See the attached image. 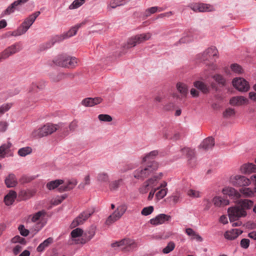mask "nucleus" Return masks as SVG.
<instances>
[{
	"instance_id": "39448f33",
	"label": "nucleus",
	"mask_w": 256,
	"mask_h": 256,
	"mask_svg": "<svg viewBox=\"0 0 256 256\" xmlns=\"http://www.w3.org/2000/svg\"><path fill=\"white\" fill-rule=\"evenodd\" d=\"M111 246L114 248H118L124 252H128L136 248V244L134 240L125 238L120 241L112 243Z\"/></svg>"
},
{
	"instance_id": "052dcab7",
	"label": "nucleus",
	"mask_w": 256,
	"mask_h": 256,
	"mask_svg": "<svg viewBox=\"0 0 256 256\" xmlns=\"http://www.w3.org/2000/svg\"><path fill=\"white\" fill-rule=\"evenodd\" d=\"M121 182L122 180H120L112 182L110 185V189L112 190H116L119 187L120 182Z\"/></svg>"
},
{
	"instance_id": "dca6fc26",
	"label": "nucleus",
	"mask_w": 256,
	"mask_h": 256,
	"mask_svg": "<svg viewBox=\"0 0 256 256\" xmlns=\"http://www.w3.org/2000/svg\"><path fill=\"white\" fill-rule=\"evenodd\" d=\"M102 102V98L100 97L94 98H87L84 99L81 104L84 106H93L96 104H100Z\"/></svg>"
},
{
	"instance_id": "79ce46f5",
	"label": "nucleus",
	"mask_w": 256,
	"mask_h": 256,
	"mask_svg": "<svg viewBox=\"0 0 256 256\" xmlns=\"http://www.w3.org/2000/svg\"><path fill=\"white\" fill-rule=\"evenodd\" d=\"M97 180L100 182H108L109 180V176L106 172H102L98 174Z\"/></svg>"
},
{
	"instance_id": "6e6d98bb",
	"label": "nucleus",
	"mask_w": 256,
	"mask_h": 256,
	"mask_svg": "<svg viewBox=\"0 0 256 256\" xmlns=\"http://www.w3.org/2000/svg\"><path fill=\"white\" fill-rule=\"evenodd\" d=\"M154 211V207L152 206H148L144 208L141 211V214L143 216H148L151 214Z\"/></svg>"
},
{
	"instance_id": "473e14b6",
	"label": "nucleus",
	"mask_w": 256,
	"mask_h": 256,
	"mask_svg": "<svg viewBox=\"0 0 256 256\" xmlns=\"http://www.w3.org/2000/svg\"><path fill=\"white\" fill-rule=\"evenodd\" d=\"M212 78L220 86H224L226 84V80L222 75L216 74L214 75Z\"/></svg>"
},
{
	"instance_id": "bf43d9fd",
	"label": "nucleus",
	"mask_w": 256,
	"mask_h": 256,
	"mask_svg": "<svg viewBox=\"0 0 256 256\" xmlns=\"http://www.w3.org/2000/svg\"><path fill=\"white\" fill-rule=\"evenodd\" d=\"M18 229L20 232V234L22 236H26L29 234V230L26 228H25L24 225H20Z\"/></svg>"
},
{
	"instance_id": "8fccbe9b",
	"label": "nucleus",
	"mask_w": 256,
	"mask_h": 256,
	"mask_svg": "<svg viewBox=\"0 0 256 256\" xmlns=\"http://www.w3.org/2000/svg\"><path fill=\"white\" fill-rule=\"evenodd\" d=\"M84 2V0H74L69 6V9L72 10L79 8Z\"/></svg>"
},
{
	"instance_id": "aec40b11",
	"label": "nucleus",
	"mask_w": 256,
	"mask_h": 256,
	"mask_svg": "<svg viewBox=\"0 0 256 256\" xmlns=\"http://www.w3.org/2000/svg\"><path fill=\"white\" fill-rule=\"evenodd\" d=\"M248 99L243 96H234L230 98V104L232 106H242L246 103Z\"/></svg>"
},
{
	"instance_id": "680f3d73",
	"label": "nucleus",
	"mask_w": 256,
	"mask_h": 256,
	"mask_svg": "<svg viewBox=\"0 0 256 256\" xmlns=\"http://www.w3.org/2000/svg\"><path fill=\"white\" fill-rule=\"evenodd\" d=\"M235 114L234 110L232 108H228L226 109L224 112V117H230Z\"/></svg>"
},
{
	"instance_id": "e2e57ef3",
	"label": "nucleus",
	"mask_w": 256,
	"mask_h": 256,
	"mask_svg": "<svg viewBox=\"0 0 256 256\" xmlns=\"http://www.w3.org/2000/svg\"><path fill=\"white\" fill-rule=\"evenodd\" d=\"M10 104H4L0 106V114H2L8 111L11 107Z\"/></svg>"
},
{
	"instance_id": "c9c22d12",
	"label": "nucleus",
	"mask_w": 256,
	"mask_h": 256,
	"mask_svg": "<svg viewBox=\"0 0 256 256\" xmlns=\"http://www.w3.org/2000/svg\"><path fill=\"white\" fill-rule=\"evenodd\" d=\"M17 6H18V5L14 1L10 6H8L4 11L2 12V16H4L5 15H8L12 13H13L14 12Z\"/></svg>"
},
{
	"instance_id": "2eb2a0df",
	"label": "nucleus",
	"mask_w": 256,
	"mask_h": 256,
	"mask_svg": "<svg viewBox=\"0 0 256 256\" xmlns=\"http://www.w3.org/2000/svg\"><path fill=\"white\" fill-rule=\"evenodd\" d=\"M170 220L171 216H170L164 214H160L156 216L155 218L150 219V223L152 225L158 226L169 222Z\"/></svg>"
},
{
	"instance_id": "de8ad7c7",
	"label": "nucleus",
	"mask_w": 256,
	"mask_h": 256,
	"mask_svg": "<svg viewBox=\"0 0 256 256\" xmlns=\"http://www.w3.org/2000/svg\"><path fill=\"white\" fill-rule=\"evenodd\" d=\"M176 88L182 94H186L187 92V86L183 83H178Z\"/></svg>"
},
{
	"instance_id": "a878e982",
	"label": "nucleus",
	"mask_w": 256,
	"mask_h": 256,
	"mask_svg": "<svg viewBox=\"0 0 256 256\" xmlns=\"http://www.w3.org/2000/svg\"><path fill=\"white\" fill-rule=\"evenodd\" d=\"M58 126L56 128V130L62 136H66L70 134V130L68 128V126L64 123H58L56 124Z\"/></svg>"
},
{
	"instance_id": "6ab92c4d",
	"label": "nucleus",
	"mask_w": 256,
	"mask_h": 256,
	"mask_svg": "<svg viewBox=\"0 0 256 256\" xmlns=\"http://www.w3.org/2000/svg\"><path fill=\"white\" fill-rule=\"evenodd\" d=\"M242 232L239 229H233L231 230L226 231L224 234V236L228 240H233L236 238Z\"/></svg>"
},
{
	"instance_id": "f3484780",
	"label": "nucleus",
	"mask_w": 256,
	"mask_h": 256,
	"mask_svg": "<svg viewBox=\"0 0 256 256\" xmlns=\"http://www.w3.org/2000/svg\"><path fill=\"white\" fill-rule=\"evenodd\" d=\"M214 145V140L212 137L204 139L200 145V148L205 150L212 149Z\"/></svg>"
},
{
	"instance_id": "7ed1b4c3",
	"label": "nucleus",
	"mask_w": 256,
	"mask_h": 256,
	"mask_svg": "<svg viewBox=\"0 0 256 256\" xmlns=\"http://www.w3.org/2000/svg\"><path fill=\"white\" fill-rule=\"evenodd\" d=\"M40 14V12L37 11L29 16L16 30L10 32V35L18 36L26 33Z\"/></svg>"
},
{
	"instance_id": "2f4dec72",
	"label": "nucleus",
	"mask_w": 256,
	"mask_h": 256,
	"mask_svg": "<svg viewBox=\"0 0 256 256\" xmlns=\"http://www.w3.org/2000/svg\"><path fill=\"white\" fill-rule=\"evenodd\" d=\"M63 182L64 180H52L46 184V187L48 190H52L58 188L60 185L63 184Z\"/></svg>"
},
{
	"instance_id": "1a4fd4ad",
	"label": "nucleus",
	"mask_w": 256,
	"mask_h": 256,
	"mask_svg": "<svg viewBox=\"0 0 256 256\" xmlns=\"http://www.w3.org/2000/svg\"><path fill=\"white\" fill-rule=\"evenodd\" d=\"M126 210L127 206L126 204H123L118 206L114 212L108 218L106 221V224L109 226L119 220L125 213Z\"/></svg>"
},
{
	"instance_id": "c756f323",
	"label": "nucleus",
	"mask_w": 256,
	"mask_h": 256,
	"mask_svg": "<svg viewBox=\"0 0 256 256\" xmlns=\"http://www.w3.org/2000/svg\"><path fill=\"white\" fill-rule=\"evenodd\" d=\"M78 182L76 180H72L68 182L67 184L65 186H62L59 188L60 192L68 191L74 188Z\"/></svg>"
},
{
	"instance_id": "58836bf2",
	"label": "nucleus",
	"mask_w": 256,
	"mask_h": 256,
	"mask_svg": "<svg viewBox=\"0 0 256 256\" xmlns=\"http://www.w3.org/2000/svg\"><path fill=\"white\" fill-rule=\"evenodd\" d=\"M45 86L46 82L44 80H41L36 82H32L31 85L32 90H30V91L35 90L36 88L42 90L44 88Z\"/></svg>"
},
{
	"instance_id": "5701e85b",
	"label": "nucleus",
	"mask_w": 256,
	"mask_h": 256,
	"mask_svg": "<svg viewBox=\"0 0 256 256\" xmlns=\"http://www.w3.org/2000/svg\"><path fill=\"white\" fill-rule=\"evenodd\" d=\"M194 86L204 94H207L210 92L208 86L202 81L196 80L194 82Z\"/></svg>"
},
{
	"instance_id": "6e6552de",
	"label": "nucleus",
	"mask_w": 256,
	"mask_h": 256,
	"mask_svg": "<svg viewBox=\"0 0 256 256\" xmlns=\"http://www.w3.org/2000/svg\"><path fill=\"white\" fill-rule=\"evenodd\" d=\"M22 48V45L20 42H18L9 46L4 51L0 53V62L8 58L10 56L18 52Z\"/></svg>"
},
{
	"instance_id": "f704fd0d",
	"label": "nucleus",
	"mask_w": 256,
	"mask_h": 256,
	"mask_svg": "<svg viewBox=\"0 0 256 256\" xmlns=\"http://www.w3.org/2000/svg\"><path fill=\"white\" fill-rule=\"evenodd\" d=\"M95 228L94 227H91L85 234L86 236V240L83 242H81L82 244H85L86 242L90 240L95 234Z\"/></svg>"
},
{
	"instance_id": "a19ab883",
	"label": "nucleus",
	"mask_w": 256,
	"mask_h": 256,
	"mask_svg": "<svg viewBox=\"0 0 256 256\" xmlns=\"http://www.w3.org/2000/svg\"><path fill=\"white\" fill-rule=\"evenodd\" d=\"M32 152V149L29 146L24 147L20 148L18 151V154L20 156H25L26 155L30 154Z\"/></svg>"
},
{
	"instance_id": "ea45409f",
	"label": "nucleus",
	"mask_w": 256,
	"mask_h": 256,
	"mask_svg": "<svg viewBox=\"0 0 256 256\" xmlns=\"http://www.w3.org/2000/svg\"><path fill=\"white\" fill-rule=\"evenodd\" d=\"M240 192L246 197L252 196L255 192L250 188H242L240 189Z\"/></svg>"
},
{
	"instance_id": "20e7f679",
	"label": "nucleus",
	"mask_w": 256,
	"mask_h": 256,
	"mask_svg": "<svg viewBox=\"0 0 256 256\" xmlns=\"http://www.w3.org/2000/svg\"><path fill=\"white\" fill-rule=\"evenodd\" d=\"M54 62L60 66L74 68L76 66L78 61L75 57H71L66 55H60L54 60Z\"/></svg>"
},
{
	"instance_id": "338daca9",
	"label": "nucleus",
	"mask_w": 256,
	"mask_h": 256,
	"mask_svg": "<svg viewBox=\"0 0 256 256\" xmlns=\"http://www.w3.org/2000/svg\"><path fill=\"white\" fill-rule=\"evenodd\" d=\"M78 127V122L76 120H73L69 124L68 128L70 132L74 131Z\"/></svg>"
},
{
	"instance_id": "4c0bfd02",
	"label": "nucleus",
	"mask_w": 256,
	"mask_h": 256,
	"mask_svg": "<svg viewBox=\"0 0 256 256\" xmlns=\"http://www.w3.org/2000/svg\"><path fill=\"white\" fill-rule=\"evenodd\" d=\"M125 3V0H111L108 8H115L117 6L124 4Z\"/></svg>"
},
{
	"instance_id": "f257e3e1",
	"label": "nucleus",
	"mask_w": 256,
	"mask_h": 256,
	"mask_svg": "<svg viewBox=\"0 0 256 256\" xmlns=\"http://www.w3.org/2000/svg\"><path fill=\"white\" fill-rule=\"evenodd\" d=\"M254 202L249 200H240L238 204L234 207L228 209V214L230 221H235L241 217H244L246 215V210L252 208Z\"/></svg>"
},
{
	"instance_id": "a18cd8bd",
	"label": "nucleus",
	"mask_w": 256,
	"mask_h": 256,
	"mask_svg": "<svg viewBox=\"0 0 256 256\" xmlns=\"http://www.w3.org/2000/svg\"><path fill=\"white\" fill-rule=\"evenodd\" d=\"M158 180V176H153L152 178L147 180L146 181H145V182H146V184H148V185L150 188H152L153 186H156Z\"/></svg>"
},
{
	"instance_id": "4be33fe9",
	"label": "nucleus",
	"mask_w": 256,
	"mask_h": 256,
	"mask_svg": "<svg viewBox=\"0 0 256 256\" xmlns=\"http://www.w3.org/2000/svg\"><path fill=\"white\" fill-rule=\"evenodd\" d=\"M222 192L224 194L228 195L235 198H238L240 197V193L232 187H226L223 188Z\"/></svg>"
},
{
	"instance_id": "412c9836",
	"label": "nucleus",
	"mask_w": 256,
	"mask_h": 256,
	"mask_svg": "<svg viewBox=\"0 0 256 256\" xmlns=\"http://www.w3.org/2000/svg\"><path fill=\"white\" fill-rule=\"evenodd\" d=\"M17 196L16 192L12 190H10L4 196V202L6 206H10L14 202Z\"/></svg>"
},
{
	"instance_id": "3c124183",
	"label": "nucleus",
	"mask_w": 256,
	"mask_h": 256,
	"mask_svg": "<svg viewBox=\"0 0 256 256\" xmlns=\"http://www.w3.org/2000/svg\"><path fill=\"white\" fill-rule=\"evenodd\" d=\"M188 195L192 198H198L200 197V192L199 191L190 189L187 192Z\"/></svg>"
},
{
	"instance_id": "4d7b16f0",
	"label": "nucleus",
	"mask_w": 256,
	"mask_h": 256,
	"mask_svg": "<svg viewBox=\"0 0 256 256\" xmlns=\"http://www.w3.org/2000/svg\"><path fill=\"white\" fill-rule=\"evenodd\" d=\"M167 188L161 189L156 194V196L158 200H160L164 198L167 194Z\"/></svg>"
},
{
	"instance_id": "bb28decb",
	"label": "nucleus",
	"mask_w": 256,
	"mask_h": 256,
	"mask_svg": "<svg viewBox=\"0 0 256 256\" xmlns=\"http://www.w3.org/2000/svg\"><path fill=\"white\" fill-rule=\"evenodd\" d=\"M52 242L53 238L50 237L39 244L36 248V250L39 252H42Z\"/></svg>"
},
{
	"instance_id": "37998d69",
	"label": "nucleus",
	"mask_w": 256,
	"mask_h": 256,
	"mask_svg": "<svg viewBox=\"0 0 256 256\" xmlns=\"http://www.w3.org/2000/svg\"><path fill=\"white\" fill-rule=\"evenodd\" d=\"M230 69L232 72L237 74H241L244 72V70L242 66L237 64H232L230 66Z\"/></svg>"
},
{
	"instance_id": "9d476101",
	"label": "nucleus",
	"mask_w": 256,
	"mask_h": 256,
	"mask_svg": "<svg viewBox=\"0 0 256 256\" xmlns=\"http://www.w3.org/2000/svg\"><path fill=\"white\" fill-rule=\"evenodd\" d=\"M94 212V210L92 208L87 209L82 212L73 220L70 224V227L74 228L79 225L83 224Z\"/></svg>"
},
{
	"instance_id": "69168bd1",
	"label": "nucleus",
	"mask_w": 256,
	"mask_h": 256,
	"mask_svg": "<svg viewBox=\"0 0 256 256\" xmlns=\"http://www.w3.org/2000/svg\"><path fill=\"white\" fill-rule=\"evenodd\" d=\"M250 246V240L248 238H243L240 241V246L244 248H247Z\"/></svg>"
},
{
	"instance_id": "c03bdc74",
	"label": "nucleus",
	"mask_w": 256,
	"mask_h": 256,
	"mask_svg": "<svg viewBox=\"0 0 256 256\" xmlns=\"http://www.w3.org/2000/svg\"><path fill=\"white\" fill-rule=\"evenodd\" d=\"M12 144L10 142L4 144L0 146V154L4 155L5 156L6 154L8 152V150L11 147Z\"/></svg>"
},
{
	"instance_id": "49530a36",
	"label": "nucleus",
	"mask_w": 256,
	"mask_h": 256,
	"mask_svg": "<svg viewBox=\"0 0 256 256\" xmlns=\"http://www.w3.org/2000/svg\"><path fill=\"white\" fill-rule=\"evenodd\" d=\"M65 39H67V38L64 33L63 34H62L56 35V36H54L52 38L51 41L52 42V44L53 45L54 44H55L56 42H61Z\"/></svg>"
},
{
	"instance_id": "a211bd4d",
	"label": "nucleus",
	"mask_w": 256,
	"mask_h": 256,
	"mask_svg": "<svg viewBox=\"0 0 256 256\" xmlns=\"http://www.w3.org/2000/svg\"><path fill=\"white\" fill-rule=\"evenodd\" d=\"M240 170L244 174L256 172V165L252 163L244 164L241 166Z\"/></svg>"
},
{
	"instance_id": "f8f14e48",
	"label": "nucleus",
	"mask_w": 256,
	"mask_h": 256,
	"mask_svg": "<svg viewBox=\"0 0 256 256\" xmlns=\"http://www.w3.org/2000/svg\"><path fill=\"white\" fill-rule=\"evenodd\" d=\"M230 180L234 186H248L250 184V179L243 176L236 175L232 176L230 178Z\"/></svg>"
},
{
	"instance_id": "e433bc0d",
	"label": "nucleus",
	"mask_w": 256,
	"mask_h": 256,
	"mask_svg": "<svg viewBox=\"0 0 256 256\" xmlns=\"http://www.w3.org/2000/svg\"><path fill=\"white\" fill-rule=\"evenodd\" d=\"M46 214V212L44 210L39 211L33 215H31L30 217L31 218V220L32 222H36L42 216H44Z\"/></svg>"
},
{
	"instance_id": "0eeeda50",
	"label": "nucleus",
	"mask_w": 256,
	"mask_h": 256,
	"mask_svg": "<svg viewBox=\"0 0 256 256\" xmlns=\"http://www.w3.org/2000/svg\"><path fill=\"white\" fill-rule=\"evenodd\" d=\"M152 37V34L150 32L143 33L136 35L130 38L127 41L125 47L126 48H130L135 46L138 44L142 43L150 39Z\"/></svg>"
},
{
	"instance_id": "7c9ffc66",
	"label": "nucleus",
	"mask_w": 256,
	"mask_h": 256,
	"mask_svg": "<svg viewBox=\"0 0 256 256\" xmlns=\"http://www.w3.org/2000/svg\"><path fill=\"white\" fill-rule=\"evenodd\" d=\"M164 8H161V7H158V6H153L149 8H148L146 10L144 16L146 17L149 16L150 14H154L156 12H160L163 10H164Z\"/></svg>"
},
{
	"instance_id": "cd10ccee",
	"label": "nucleus",
	"mask_w": 256,
	"mask_h": 256,
	"mask_svg": "<svg viewBox=\"0 0 256 256\" xmlns=\"http://www.w3.org/2000/svg\"><path fill=\"white\" fill-rule=\"evenodd\" d=\"M158 154V152L157 150H152L142 157V162L146 163L152 162Z\"/></svg>"
},
{
	"instance_id": "f03ea898",
	"label": "nucleus",
	"mask_w": 256,
	"mask_h": 256,
	"mask_svg": "<svg viewBox=\"0 0 256 256\" xmlns=\"http://www.w3.org/2000/svg\"><path fill=\"white\" fill-rule=\"evenodd\" d=\"M158 168V162L152 161L146 163L144 166L140 167L134 170L133 176L136 179L142 180L156 171Z\"/></svg>"
},
{
	"instance_id": "603ef678",
	"label": "nucleus",
	"mask_w": 256,
	"mask_h": 256,
	"mask_svg": "<svg viewBox=\"0 0 256 256\" xmlns=\"http://www.w3.org/2000/svg\"><path fill=\"white\" fill-rule=\"evenodd\" d=\"M98 118L100 121L104 122H110L112 120V117L108 114H100L98 116Z\"/></svg>"
},
{
	"instance_id": "b1692460",
	"label": "nucleus",
	"mask_w": 256,
	"mask_h": 256,
	"mask_svg": "<svg viewBox=\"0 0 256 256\" xmlns=\"http://www.w3.org/2000/svg\"><path fill=\"white\" fill-rule=\"evenodd\" d=\"M5 184L8 188H12L18 184L16 176L14 174H10L5 179Z\"/></svg>"
},
{
	"instance_id": "393cba45",
	"label": "nucleus",
	"mask_w": 256,
	"mask_h": 256,
	"mask_svg": "<svg viewBox=\"0 0 256 256\" xmlns=\"http://www.w3.org/2000/svg\"><path fill=\"white\" fill-rule=\"evenodd\" d=\"M212 202L216 206L221 207L228 205L230 204L229 200L220 196H215Z\"/></svg>"
},
{
	"instance_id": "774afa93",
	"label": "nucleus",
	"mask_w": 256,
	"mask_h": 256,
	"mask_svg": "<svg viewBox=\"0 0 256 256\" xmlns=\"http://www.w3.org/2000/svg\"><path fill=\"white\" fill-rule=\"evenodd\" d=\"M174 108V104L172 102H170L164 106V110L166 111L172 110Z\"/></svg>"
},
{
	"instance_id": "13d9d810",
	"label": "nucleus",
	"mask_w": 256,
	"mask_h": 256,
	"mask_svg": "<svg viewBox=\"0 0 256 256\" xmlns=\"http://www.w3.org/2000/svg\"><path fill=\"white\" fill-rule=\"evenodd\" d=\"M150 188V187L144 182L140 188L139 192L140 193L142 194H146L148 192Z\"/></svg>"
},
{
	"instance_id": "4468645a",
	"label": "nucleus",
	"mask_w": 256,
	"mask_h": 256,
	"mask_svg": "<svg viewBox=\"0 0 256 256\" xmlns=\"http://www.w3.org/2000/svg\"><path fill=\"white\" fill-rule=\"evenodd\" d=\"M189 6L195 12H212L214 10L212 6L203 3L192 4Z\"/></svg>"
},
{
	"instance_id": "423d86ee",
	"label": "nucleus",
	"mask_w": 256,
	"mask_h": 256,
	"mask_svg": "<svg viewBox=\"0 0 256 256\" xmlns=\"http://www.w3.org/2000/svg\"><path fill=\"white\" fill-rule=\"evenodd\" d=\"M56 124L48 123L43 126L34 130L32 135L35 138H42L51 134L56 131Z\"/></svg>"
},
{
	"instance_id": "c85d7f7f",
	"label": "nucleus",
	"mask_w": 256,
	"mask_h": 256,
	"mask_svg": "<svg viewBox=\"0 0 256 256\" xmlns=\"http://www.w3.org/2000/svg\"><path fill=\"white\" fill-rule=\"evenodd\" d=\"M84 24V22L77 24L75 26L72 27L68 32L64 33L66 38L76 35L78 28Z\"/></svg>"
},
{
	"instance_id": "0e129e2a",
	"label": "nucleus",
	"mask_w": 256,
	"mask_h": 256,
	"mask_svg": "<svg viewBox=\"0 0 256 256\" xmlns=\"http://www.w3.org/2000/svg\"><path fill=\"white\" fill-rule=\"evenodd\" d=\"M11 242L12 243L22 244L24 242V239L19 236H16L12 239Z\"/></svg>"
},
{
	"instance_id": "9b49d317",
	"label": "nucleus",
	"mask_w": 256,
	"mask_h": 256,
	"mask_svg": "<svg viewBox=\"0 0 256 256\" xmlns=\"http://www.w3.org/2000/svg\"><path fill=\"white\" fill-rule=\"evenodd\" d=\"M218 51L215 47H210L206 49L202 53L197 55L196 58L200 62L212 60L215 56H217Z\"/></svg>"
},
{
	"instance_id": "864d4df0",
	"label": "nucleus",
	"mask_w": 256,
	"mask_h": 256,
	"mask_svg": "<svg viewBox=\"0 0 256 256\" xmlns=\"http://www.w3.org/2000/svg\"><path fill=\"white\" fill-rule=\"evenodd\" d=\"M83 230L80 228H76L71 232V236L72 238H76L82 235Z\"/></svg>"
},
{
	"instance_id": "5fc2aeb1",
	"label": "nucleus",
	"mask_w": 256,
	"mask_h": 256,
	"mask_svg": "<svg viewBox=\"0 0 256 256\" xmlns=\"http://www.w3.org/2000/svg\"><path fill=\"white\" fill-rule=\"evenodd\" d=\"M193 40L190 32L186 33L184 36L180 40V43H186Z\"/></svg>"
},
{
	"instance_id": "ddd939ff",
	"label": "nucleus",
	"mask_w": 256,
	"mask_h": 256,
	"mask_svg": "<svg viewBox=\"0 0 256 256\" xmlns=\"http://www.w3.org/2000/svg\"><path fill=\"white\" fill-rule=\"evenodd\" d=\"M232 84L240 92H246L250 89L248 82L243 78H239L234 79Z\"/></svg>"
},
{
	"instance_id": "09e8293b",
	"label": "nucleus",
	"mask_w": 256,
	"mask_h": 256,
	"mask_svg": "<svg viewBox=\"0 0 256 256\" xmlns=\"http://www.w3.org/2000/svg\"><path fill=\"white\" fill-rule=\"evenodd\" d=\"M175 248V244L172 242H170L168 243L167 246L162 250V252L164 254H168L174 250Z\"/></svg>"
},
{
	"instance_id": "72a5a7b5",
	"label": "nucleus",
	"mask_w": 256,
	"mask_h": 256,
	"mask_svg": "<svg viewBox=\"0 0 256 256\" xmlns=\"http://www.w3.org/2000/svg\"><path fill=\"white\" fill-rule=\"evenodd\" d=\"M181 152L183 154H186L188 159V160H192L194 157V152L193 150L188 148H185L181 150Z\"/></svg>"
}]
</instances>
